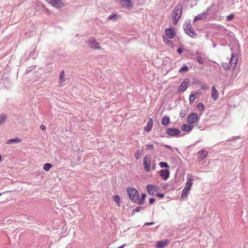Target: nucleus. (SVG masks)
Segmentation results:
<instances>
[{"instance_id": "0eeeda50", "label": "nucleus", "mask_w": 248, "mask_h": 248, "mask_svg": "<svg viewBox=\"0 0 248 248\" xmlns=\"http://www.w3.org/2000/svg\"><path fill=\"white\" fill-rule=\"evenodd\" d=\"M195 55H197L196 60L200 64H203L207 59L206 54L203 52H199L196 51Z\"/></svg>"}, {"instance_id": "cd10ccee", "label": "nucleus", "mask_w": 248, "mask_h": 248, "mask_svg": "<svg viewBox=\"0 0 248 248\" xmlns=\"http://www.w3.org/2000/svg\"><path fill=\"white\" fill-rule=\"evenodd\" d=\"M64 71H62L60 73V83L62 84L65 81V79L64 78Z\"/></svg>"}, {"instance_id": "bb28decb", "label": "nucleus", "mask_w": 248, "mask_h": 248, "mask_svg": "<svg viewBox=\"0 0 248 248\" xmlns=\"http://www.w3.org/2000/svg\"><path fill=\"white\" fill-rule=\"evenodd\" d=\"M221 66L226 71H228V70L232 71V69L231 68V67L229 63H227L226 62H222Z\"/></svg>"}, {"instance_id": "473e14b6", "label": "nucleus", "mask_w": 248, "mask_h": 248, "mask_svg": "<svg viewBox=\"0 0 248 248\" xmlns=\"http://www.w3.org/2000/svg\"><path fill=\"white\" fill-rule=\"evenodd\" d=\"M152 127L153 125L152 124L147 123L144 129L146 132H150L152 130Z\"/></svg>"}, {"instance_id": "b1692460", "label": "nucleus", "mask_w": 248, "mask_h": 248, "mask_svg": "<svg viewBox=\"0 0 248 248\" xmlns=\"http://www.w3.org/2000/svg\"><path fill=\"white\" fill-rule=\"evenodd\" d=\"M21 141V139L19 138H15V139H11L7 140L6 143L11 144L14 143H18Z\"/></svg>"}, {"instance_id": "ea45409f", "label": "nucleus", "mask_w": 248, "mask_h": 248, "mask_svg": "<svg viewBox=\"0 0 248 248\" xmlns=\"http://www.w3.org/2000/svg\"><path fill=\"white\" fill-rule=\"evenodd\" d=\"M142 209V207L140 206H138L136 207L135 209H133L132 210L133 213H138L140 211L141 209Z\"/></svg>"}, {"instance_id": "f8f14e48", "label": "nucleus", "mask_w": 248, "mask_h": 248, "mask_svg": "<svg viewBox=\"0 0 248 248\" xmlns=\"http://www.w3.org/2000/svg\"><path fill=\"white\" fill-rule=\"evenodd\" d=\"M47 3L55 7L60 8L62 6L63 4L61 0H45Z\"/></svg>"}, {"instance_id": "6ab92c4d", "label": "nucleus", "mask_w": 248, "mask_h": 248, "mask_svg": "<svg viewBox=\"0 0 248 248\" xmlns=\"http://www.w3.org/2000/svg\"><path fill=\"white\" fill-rule=\"evenodd\" d=\"M193 128V125H191L190 124H184L181 126L182 131L184 132H190L192 130Z\"/></svg>"}, {"instance_id": "39448f33", "label": "nucleus", "mask_w": 248, "mask_h": 248, "mask_svg": "<svg viewBox=\"0 0 248 248\" xmlns=\"http://www.w3.org/2000/svg\"><path fill=\"white\" fill-rule=\"evenodd\" d=\"M238 62V55L234 53H232V57L229 61V64L231 66L232 71H233L236 67Z\"/></svg>"}, {"instance_id": "3c124183", "label": "nucleus", "mask_w": 248, "mask_h": 248, "mask_svg": "<svg viewBox=\"0 0 248 248\" xmlns=\"http://www.w3.org/2000/svg\"><path fill=\"white\" fill-rule=\"evenodd\" d=\"M177 52L178 54H181L183 52V50L181 48H179L177 49Z\"/></svg>"}, {"instance_id": "de8ad7c7", "label": "nucleus", "mask_w": 248, "mask_h": 248, "mask_svg": "<svg viewBox=\"0 0 248 248\" xmlns=\"http://www.w3.org/2000/svg\"><path fill=\"white\" fill-rule=\"evenodd\" d=\"M240 137L239 136L233 137L232 138L231 140H228L233 141L236 139H240Z\"/></svg>"}, {"instance_id": "a211bd4d", "label": "nucleus", "mask_w": 248, "mask_h": 248, "mask_svg": "<svg viewBox=\"0 0 248 248\" xmlns=\"http://www.w3.org/2000/svg\"><path fill=\"white\" fill-rule=\"evenodd\" d=\"M193 177L192 176H190L188 177L187 179V181L186 183L185 186L184 188H187L189 190H190L191 186L193 184Z\"/></svg>"}, {"instance_id": "c85d7f7f", "label": "nucleus", "mask_w": 248, "mask_h": 248, "mask_svg": "<svg viewBox=\"0 0 248 248\" xmlns=\"http://www.w3.org/2000/svg\"><path fill=\"white\" fill-rule=\"evenodd\" d=\"M143 153L142 150L139 149L136 151V153L135 154V157L136 159L138 160L139 159L142 153Z\"/></svg>"}, {"instance_id": "c03bdc74", "label": "nucleus", "mask_w": 248, "mask_h": 248, "mask_svg": "<svg viewBox=\"0 0 248 248\" xmlns=\"http://www.w3.org/2000/svg\"><path fill=\"white\" fill-rule=\"evenodd\" d=\"M233 17H234L233 15L231 14L227 16V20L228 21H230L233 19Z\"/></svg>"}, {"instance_id": "4468645a", "label": "nucleus", "mask_w": 248, "mask_h": 248, "mask_svg": "<svg viewBox=\"0 0 248 248\" xmlns=\"http://www.w3.org/2000/svg\"><path fill=\"white\" fill-rule=\"evenodd\" d=\"M160 175L162 178L166 180L168 179L170 175V171L169 169H162L160 170Z\"/></svg>"}, {"instance_id": "a878e982", "label": "nucleus", "mask_w": 248, "mask_h": 248, "mask_svg": "<svg viewBox=\"0 0 248 248\" xmlns=\"http://www.w3.org/2000/svg\"><path fill=\"white\" fill-rule=\"evenodd\" d=\"M112 199L117 203V205L119 207L121 202L120 196L118 195H115L113 196Z\"/></svg>"}, {"instance_id": "2eb2a0df", "label": "nucleus", "mask_w": 248, "mask_h": 248, "mask_svg": "<svg viewBox=\"0 0 248 248\" xmlns=\"http://www.w3.org/2000/svg\"><path fill=\"white\" fill-rule=\"evenodd\" d=\"M169 241L167 239L158 241L155 245L156 248H163L168 245Z\"/></svg>"}, {"instance_id": "20e7f679", "label": "nucleus", "mask_w": 248, "mask_h": 248, "mask_svg": "<svg viewBox=\"0 0 248 248\" xmlns=\"http://www.w3.org/2000/svg\"><path fill=\"white\" fill-rule=\"evenodd\" d=\"M87 43L90 47L93 49H101V48L99 46V43L93 37L90 38L87 41Z\"/></svg>"}, {"instance_id": "423d86ee", "label": "nucleus", "mask_w": 248, "mask_h": 248, "mask_svg": "<svg viewBox=\"0 0 248 248\" xmlns=\"http://www.w3.org/2000/svg\"><path fill=\"white\" fill-rule=\"evenodd\" d=\"M159 189V187L152 184H149L146 186L148 193L152 196L155 195Z\"/></svg>"}, {"instance_id": "ddd939ff", "label": "nucleus", "mask_w": 248, "mask_h": 248, "mask_svg": "<svg viewBox=\"0 0 248 248\" xmlns=\"http://www.w3.org/2000/svg\"><path fill=\"white\" fill-rule=\"evenodd\" d=\"M165 34L169 39H172L175 35V31L173 28H172V29H171L170 28H167L165 30Z\"/></svg>"}, {"instance_id": "aec40b11", "label": "nucleus", "mask_w": 248, "mask_h": 248, "mask_svg": "<svg viewBox=\"0 0 248 248\" xmlns=\"http://www.w3.org/2000/svg\"><path fill=\"white\" fill-rule=\"evenodd\" d=\"M207 13L202 12L197 15L194 18V20L195 21L196 20H202L206 18L207 17Z\"/></svg>"}, {"instance_id": "58836bf2", "label": "nucleus", "mask_w": 248, "mask_h": 248, "mask_svg": "<svg viewBox=\"0 0 248 248\" xmlns=\"http://www.w3.org/2000/svg\"><path fill=\"white\" fill-rule=\"evenodd\" d=\"M186 110H182L180 113V117L181 118H184L186 115Z\"/></svg>"}, {"instance_id": "412c9836", "label": "nucleus", "mask_w": 248, "mask_h": 248, "mask_svg": "<svg viewBox=\"0 0 248 248\" xmlns=\"http://www.w3.org/2000/svg\"><path fill=\"white\" fill-rule=\"evenodd\" d=\"M218 94L217 91L214 86L212 87L211 96L214 100H216L218 98Z\"/></svg>"}, {"instance_id": "9b49d317", "label": "nucleus", "mask_w": 248, "mask_h": 248, "mask_svg": "<svg viewBox=\"0 0 248 248\" xmlns=\"http://www.w3.org/2000/svg\"><path fill=\"white\" fill-rule=\"evenodd\" d=\"M122 6L128 9H131L133 5L131 0H120Z\"/></svg>"}, {"instance_id": "a18cd8bd", "label": "nucleus", "mask_w": 248, "mask_h": 248, "mask_svg": "<svg viewBox=\"0 0 248 248\" xmlns=\"http://www.w3.org/2000/svg\"><path fill=\"white\" fill-rule=\"evenodd\" d=\"M201 88L202 90H206L208 89V87L207 86V85L205 84H202L200 85Z\"/></svg>"}, {"instance_id": "5fc2aeb1", "label": "nucleus", "mask_w": 248, "mask_h": 248, "mask_svg": "<svg viewBox=\"0 0 248 248\" xmlns=\"http://www.w3.org/2000/svg\"><path fill=\"white\" fill-rule=\"evenodd\" d=\"M200 94V93H195V96H196V97H198L199 96V94Z\"/></svg>"}, {"instance_id": "393cba45", "label": "nucleus", "mask_w": 248, "mask_h": 248, "mask_svg": "<svg viewBox=\"0 0 248 248\" xmlns=\"http://www.w3.org/2000/svg\"><path fill=\"white\" fill-rule=\"evenodd\" d=\"M189 190H189L187 188H184V189L182 190L181 195V198L184 199H185L188 196V192Z\"/></svg>"}, {"instance_id": "4c0bfd02", "label": "nucleus", "mask_w": 248, "mask_h": 248, "mask_svg": "<svg viewBox=\"0 0 248 248\" xmlns=\"http://www.w3.org/2000/svg\"><path fill=\"white\" fill-rule=\"evenodd\" d=\"M196 98L195 94H191L189 97V101L190 103H192Z\"/></svg>"}, {"instance_id": "5701e85b", "label": "nucleus", "mask_w": 248, "mask_h": 248, "mask_svg": "<svg viewBox=\"0 0 248 248\" xmlns=\"http://www.w3.org/2000/svg\"><path fill=\"white\" fill-rule=\"evenodd\" d=\"M146 197V194L145 193L141 194V197L140 198V197L138 199V201H137V203L139 205H141L144 203V201Z\"/></svg>"}, {"instance_id": "4d7b16f0", "label": "nucleus", "mask_w": 248, "mask_h": 248, "mask_svg": "<svg viewBox=\"0 0 248 248\" xmlns=\"http://www.w3.org/2000/svg\"><path fill=\"white\" fill-rule=\"evenodd\" d=\"M2 193H0V196L1 195Z\"/></svg>"}, {"instance_id": "2f4dec72", "label": "nucleus", "mask_w": 248, "mask_h": 248, "mask_svg": "<svg viewBox=\"0 0 248 248\" xmlns=\"http://www.w3.org/2000/svg\"><path fill=\"white\" fill-rule=\"evenodd\" d=\"M119 16L117 14H112L109 16L108 19V20H116L118 19Z\"/></svg>"}, {"instance_id": "f3484780", "label": "nucleus", "mask_w": 248, "mask_h": 248, "mask_svg": "<svg viewBox=\"0 0 248 248\" xmlns=\"http://www.w3.org/2000/svg\"><path fill=\"white\" fill-rule=\"evenodd\" d=\"M188 82L185 81L182 82L178 88V92H184L188 87Z\"/></svg>"}, {"instance_id": "603ef678", "label": "nucleus", "mask_w": 248, "mask_h": 248, "mask_svg": "<svg viewBox=\"0 0 248 248\" xmlns=\"http://www.w3.org/2000/svg\"><path fill=\"white\" fill-rule=\"evenodd\" d=\"M40 128L43 130H45L46 128V126L44 124H41L40 125Z\"/></svg>"}, {"instance_id": "49530a36", "label": "nucleus", "mask_w": 248, "mask_h": 248, "mask_svg": "<svg viewBox=\"0 0 248 248\" xmlns=\"http://www.w3.org/2000/svg\"><path fill=\"white\" fill-rule=\"evenodd\" d=\"M155 198L152 197V198H150L149 200V203L150 204H153L154 202H155Z\"/></svg>"}, {"instance_id": "1a4fd4ad", "label": "nucleus", "mask_w": 248, "mask_h": 248, "mask_svg": "<svg viewBox=\"0 0 248 248\" xmlns=\"http://www.w3.org/2000/svg\"><path fill=\"white\" fill-rule=\"evenodd\" d=\"M166 133L170 137H174L180 134V130L174 128H168L166 129Z\"/></svg>"}, {"instance_id": "37998d69", "label": "nucleus", "mask_w": 248, "mask_h": 248, "mask_svg": "<svg viewBox=\"0 0 248 248\" xmlns=\"http://www.w3.org/2000/svg\"><path fill=\"white\" fill-rule=\"evenodd\" d=\"M155 195H156V196H157L158 197H159L160 198H162L164 197V194L163 193H158V191H157V192Z\"/></svg>"}, {"instance_id": "09e8293b", "label": "nucleus", "mask_w": 248, "mask_h": 248, "mask_svg": "<svg viewBox=\"0 0 248 248\" xmlns=\"http://www.w3.org/2000/svg\"><path fill=\"white\" fill-rule=\"evenodd\" d=\"M154 224H155L154 222H147L144 224V226L152 225H154Z\"/></svg>"}, {"instance_id": "f03ea898", "label": "nucleus", "mask_w": 248, "mask_h": 248, "mask_svg": "<svg viewBox=\"0 0 248 248\" xmlns=\"http://www.w3.org/2000/svg\"><path fill=\"white\" fill-rule=\"evenodd\" d=\"M190 22L191 21L189 19L185 20L183 25L184 31L189 37L192 38H196L197 37V34L191 27Z\"/></svg>"}, {"instance_id": "dca6fc26", "label": "nucleus", "mask_w": 248, "mask_h": 248, "mask_svg": "<svg viewBox=\"0 0 248 248\" xmlns=\"http://www.w3.org/2000/svg\"><path fill=\"white\" fill-rule=\"evenodd\" d=\"M207 155L208 152L206 151L201 150L198 153V158L200 160H203L207 156Z\"/></svg>"}, {"instance_id": "79ce46f5", "label": "nucleus", "mask_w": 248, "mask_h": 248, "mask_svg": "<svg viewBox=\"0 0 248 248\" xmlns=\"http://www.w3.org/2000/svg\"><path fill=\"white\" fill-rule=\"evenodd\" d=\"M213 9V5L210 6L206 10V11L204 12V13H207V16L209 15V13L211 10H212Z\"/></svg>"}, {"instance_id": "8fccbe9b", "label": "nucleus", "mask_w": 248, "mask_h": 248, "mask_svg": "<svg viewBox=\"0 0 248 248\" xmlns=\"http://www.w3.org/2000/svg\"><path fill=\"white\" fill-rule=\"evenodd\" d=\"M164 146L166 148L169 149L171 150H172L171 147L170 146L168 145V144H165V145H164Z\"/></svg>"}, {"instance_id": "f257e3e1", "label": "nucleus", "mask_w": 248, "mask_h": 248, "mask_svg": "<svg viewBox=\"0 0 248 248\" xmlns=\"http://www.w3.org/2000/svg\"><path fill=\"white\" fill-rule=\"evenodd\" d=\"M182 4L181 3H178L173 9L171 14L172 23L174 25H176L180 19L182 14Z\"/></svg>"}, {"instance_id": "9d476101", "label": "nucleus", "mask_w": 248, "mask_h": 248, "mask_svg": "<svg viewBox=\"0 0 248 248\" xmlns=\"http://www.w3.org/2000/svg\"><path fill=\"white\" fill-rule=\"evenodd\" d=\"M198 115L196 113H192L189 114L187 117V123L188 124H192L197 121Z\"/></svg>"}, {"instance_id": "72a5a7b5", "label": "nucleus", "mask_w": 248, "mask_h": 248, "mask_svg": "<svg viewBox=\"0 0 248 248\" xmlns=\"http://www.w3.org/2000/svg\"><path fill=\"white\" fill-rule=\"evenodd\" d=\"M51 167H52V165L50 164L46 163L44 166L43 169L45 171H47L50 170V169L51 168Z\"/></svg>"}, {"instance_id": "e433bc0d", "label": "nucleus", "mask_w": 248, "mask_h": 248, "mask_svg": "<svg viewBox=\"0 0 248 248\" xmlns=\"http://www.w3.org/2000/svg\"><path fill=\"white\" fill-rule=\"evenodd\" d=\"M164 42L165 44H166L168 45H169L170 46H171L173 45V43L171 41L169 40L167 38H165L163 39Z\"/></svg>"}, {"instance_id": "f704fd0d", "label": "nucleus", "mask_w": 248, "mask_h": 248, "mask_svg": "<svg viewBox=\"0 0 248 248\" xmlns=\"http://www.w3.org/2000/svg\"><path fill=\"white\" fill-rule=\"evenodd\" d=\"M159 165L161 168H169L170 167L167 163L165 162H161L159 163Z\"/></svg>"}, {"instance_id": "6e6552de", "label": "nucleus", "mask_w": 248, "mask_h": 248, "mask_svg": "<svg viewBox=\"0 0 248 248\" xmlns=\"http://www.w3.org/2000/svg\"><path fill=\"white\" fill-rule=\"evenodd\" d=\"M151 162L150 155H146L143 159V166L147 172H149L150 170Z\"/></svg>"}, {"instance_id": "a19ab883", "label": "nucleus", "mask_w": 248, "mask_h": 248, "mask_svg": "<svg viewBox=\"0 0 248 248\" xmlns=\"http://www.w3.org/2000/svg\"><path fill=\"white\" fill-rule=\"evenodd\" d=\"M146 149L148 150H153L154 149V145L152 144H147L146 145Z\"/></svg>"}, {"instance_id": "7ed1b4c3", "label": "nucleus", "mask_w": 248, "mask_h": 248, "mask_svg": "<svg viewBox=\"0 0 248 248\" xmlns=\"http://www.w3.org/2000/svg\"><path fill=\"white\" fill-rule=\"evenodd\" d=\"M126 191L130 199L133 202L137 203L138 199L140 197V195L138 190L135 188L128 187L126 189Z\"/></svg>"}, {"instance_id": "6e6d98bb", "label": "nucleus", "mask_w": 248, "mask_h": 248, "mask_svg": "<svg viewBox=\"0 0 248 248\" xmlns=\"http://www.w3.org/2000/svg\"><path fill=\"white\" fill-rule=\"evenodd\" d=\"M1 156L0 155V162H1Z\"/></svg>"}, {"instance_id": "864d4df0", "label": "nucleus", "mask_w": 248, "mask_h": 248, "mask_svg": "<svg viewBox=\"0 0 248 248\" xmlns=\"http://www.w3.org/2000/svg\"><path fill=\"white\" fill-rule=\"evenodd\" d=\"M147 123H150L151 124H152L153 125V119L152 118H150L148 120V122Z\"/></svg>"}, {"instance_id": "c9c22d12", "label": "nucleus", "mask_w": 248, "mask_h": 248, "mask_svg": "<svg viewBox=\"0 0 248 248\" xmlns=\"http://www.w3.org/2000/svg\"><path fill=\"white\" fill-rule=\"evenodd\" d=\"M197 108L201 111H203L204 109V105L202 103H199L197 105Z\"/></svg>"}, {"instance_id": "c756f323", "label": "nucleus", "mask_w": 248, "mask_h": 248, "mask_svg": "<svg viewBox=\"0 0 248 248\" xmlns=\"http://www.w3.org/2000/svg\"><path fill=\"white\" fill-rule=\"evenodd\" d=\"M6 119V116L4 113H1L0 114V124H3L4 123L5 120Z\"/></svg>"}, {"instance_id": "4be33fe9", "label": "nucleus", "mask_w": 248, "mask_h": 248, "mask_svg": "<svg viewBox=\"0 0 248 248\" xmlns=\"http://www.w3.org/2000/svg\"><path fill=\"white\" fill-rule=\"evenodd\" d=\"M170 122V120L169 117L167 116H164L162 119L161 121V124L162 125L166 126L168 125Z\"/></svg>"}, {"instance_id": "7c9ffc66", "label": "nucleus", "mask_w": 248, "mask_h": 248, "mask_svg": "<svg viewBox=\"0 0 248 248\" xmlns=\"http://www.w3.org/2000/svg\"><path fill=\"white\" fill-rule=\"evenodd\" d=\"M188 70V66L186 64H184L183 65L179 70L180 73L187 71Z\"/></svg>"}]
</instances>
